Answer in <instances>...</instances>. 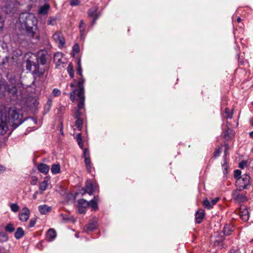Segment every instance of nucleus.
<instances>
[{"label": "nucleus", "instance_id": "nucleus-16", "mask_svg": "<svg viewBox=\"0 0 253 253\" xmlns=\"http://www.w3.org/2000/svg\"><path fill=\"white\" fill-rule=\"evenodd\" d=\"M205 215V211L204 210L200 209L197 211L195 215L196 222L197 223H200L202 222V219Z\"/></svg>", "mask_w": 253, "mask_h": 253}, {"label": "nucleus", "instance_id": "nucleus-18", "mask_svg": "<svg viewBox=\"0 0 253 253\" xmlns=\"http://www.w3.org/2000/svg\"><path fill=\"white\" fill-rule=\"evenodd\" d=\"M63 58V54L61 52H57L54 55V62L57 65H60L63 63L62 60Z\"/></svg>", "mask_w": 253, "mask_h": 253}, {"label": "nucleus", "instance_id": "nucleus-9", "mask_svg": "<svg viewBox=\"0 0 253 253\" xmlns=\"http://www.w3.org/2000/svg\"><path fill=\"white\" fill-rule=\"evenodd\" d=\"M50 56L45 50H41L38 53L37 60L42 65L46 64L47 60L49 58Z\"/></svg>", "mask_w": 253, "mask_h": 253}, {"label": "nucleus", "instance_id": "nucleus-57", "mask_svg": "<svg viewBox=\"0 0 253 253\" xmlns=\"http://www.w3.org/2000/svg\"><path fill=\"white\" fill-rule=\"evenodd\" d=\"M78 144L79 145L81 149H83L84 144H83V141L82 140L81 141L78 142Z\"/></svg>", "mask_w": 253, "mask_h": 253}, {"label": "nucleus", "instance_id": "nucleus-59", "mask_svg": "<svg viewBox=\"0 0 253 253\" xmlns=\"http://www.w3.org/2000/svg\"><path fill=\"white\" fill-rule=\"evenodd\" d=\"M38 194V191H36L34 193V195H33V198L34 199H36L37 198V195Z\"/></svg>", "mask_w": 253, "mask_h": 253}, {"label": "nucleus", "instance_id": "nucleus-29", "mask_svg": "<svg viewBox=\"0 0 253 253\" xmlns=\"http://www.w3.org/2000/svg\"><path fill=\"white\" fill-rule=\"evenodd\" d=\"M79 28L81 35L83 36L85 30V25L83 20H81L80 22Z\"/></svg>", "mask_w": 253, "mask_h": 253}, {"label": "nucleus", "instance_id": "nucleus-53", "mask_svg": "<svg viewBox=\"0 0 253 253\" xmlns=\"http://www.w3.org/2000/svg\"><path fill=\"white\" fill-rule=\"evenodd\" d=\"M230 253H240L239 250L237 248H233Z\"/></svg>", "mask_w": 253, "mask_h": 253}, {"label": "nucleus", "instance_id": "nucleus-7", "mask_svg": "<svg viewBox=\"0 0 253 253\" xmlns=\"http://www.w3.org/2000/svg\"><path fill=\"white\" fill-rule=\"evenodd\" d=\"M241 190L237 189L234 190L232 194V198L239 203H244L248 201L247 197L243 194L240 192Z\"/></svg>", "mask_w": 253, "mask_h": 253}, {"label": "nucleus", "instance_id": "nucleus-25", "mask_svg": "<svg viewBox=\"0 0 253 253\" xmlns=\"http://www.w3.org/2000/svg\"><path fill=\"white\" fill-rule=\"evenodd\" d=\"M51 171L53 174L59 173L60 171V165L59 164L52 165L51 168Z\"/></svg>", "mask_w": 253, "mask_h": 253}, {"label": "nucleus", "instance_id": "nucleus-36", "mask_svg": "<svg viewBox=\"0 0 253 253\" xmlns=\"http://www.w3.org/2000/svg\"><path fill=\"white\" fill-rule=\"evenodd\" d=\"M75 126L80 130H81L83 126L82 120L80 118L77 119L75 122Z\"/></svg>", "mask_w": 253, "mask_h": 253}, {"label": "nucleus", "instance_id": "nucleus-62", "mask_svg": "<svg viewBox=\"0 0 253 253\" xmlns=\"http://www.w3.org/2000/svg\"><path fill=\"white\" fill-rule=\"evenodd\" d=\"M237 21L238 23L240 22L241 21V19L240 17H238L237 18Z\"/></svg>", "mask_w": 253, "mask_h": 253}, {"label": "nucleus", "instance_id": "nucleus-45", "mask_svg": "<svg viewBox=\"0 0 253 253\" xmlns=\"http://www.w3.org/2000/svg\"><path fill=\"white\" fill-rule=\"evenodd\" d=\"M61 93L60 90L57 88H54L52 91V95L54 96H59Z\"/></svg>", "mask_w": 253, "mask_h": 253}, {"label": "nucleus", "instance_id": "nucleus-6", "mask_svg": "<svg viewBox=\"0 0 253 253\" xmlns=\"http://www.w3.org/2000/svg\"><path fill=\"white\" fill-rule=\"evenodd\" d=\"M2 10L6 14L14 11L16 5V0H2L0 3Z\"/></svg>", "mask_w": 253, "mask_h": 253}, {"label": "nucleus", "instance_id": "nucleus-43", "mask_svg": "<svg viewBox=\"0 0 253 253\" xmlns=\"http://www.w3.org/2000/svg\"><path fill=\"white\" fill-rule=\"evenodd\" d=\"M80 51L79 46L78 44H75L73 47V51L74 53H78Z\"/></svg>", "mask_w": 253, "mask_h": 253}, {"label": "nucleus", "instance_id": "nucleus-1", "mask_svg": "<svg viewBox=\"0 0 253 253\" xmlns=\"http://www.w3.org/2000/svg\"><path fill=\"white\" fill-rule=\"evenodd\" d=\"M19 20L22 28L26 30L27 34L30 37L33 38L35 34L37 19L35 15L31 13H22L19 17Z\"/></svg>", "mask_w": 253, "mask_h": 253}, {"label": "nucleus", "instance_id": "nucleus-30", "mask_svg": "<svg viewBox=\"0 0 253 253\" xmlns=\"http://www.w3.org/2000/svg\"><path fill=\"white\" fill-rule=\"evenodd\" d=\"M8 89L6 83L0 82V94H3V92Z\"/></svg>", "mask_w": 253, "mask_h": 253}, {"label": "nucleus", "instance_id": "nucleus-26", "mask_svg": "<svg viewBox=\"0 0 253 253\" xmlns=\"http://www.w3.org/2000/svg\"><path fill=\"white\" fill-rule=\"evenodd\" d=\"M24 234V232L23 229L21 227H18L15 233L14 236L15 238H16L17 239H19L21 238L22 237H23Z\"/></svg>", "mask_w": 253, "mask_h": 253}, {"label": "nucleus", "instance_id": "nucleus-37", "mask_svg": "<svg viewBox=\"0 0 253 253\" xmlns=\"http://www.w3.org/2000/svg\"><path fill=\"white\" fill-rule=\"evenodd\" d=\"M225 114H226L225 117L227 119H231L233 116V113L230 110L229 108H226L225 109Z\"/></svg>", "mask_w": 253, "mask_h": 253}, {"label": "nucleus", "instance_id": "nucleus-56", "mask_svg": "<svg viewBox=\"0 0 253 253\" xmlns=\"http://www.w3.org/2000/svg\"><path fill=\"white\" fill-rule=\"evenodd\" d=\"M5 170V168L0 165V173L3 172Z\"/></svg>", "mask_w": 253, "mask_h": 253}, {"label": "nucleus", "instance_id": "nucleus-33", "mask_svg": "<svg viewBox=\"0 0 253 253\" xmlns=\"http://www.w3.org/2000/svg\"><path fill=\"white\" fill-rule=\"evenodd\" d=\"M203 205L205 206V207L208 209H210L213 207L211 204V201H210L207 199H206L204 200Z\"/></svg>", "mask_w": 253, "mask_h": 253}, {"label": "nucleus", "instance_id": "nucleus-38", "mask_svg": "<svg viewBox=\"0 0 253 253\" xmlns=\"http://www.w3.org/2000/svg\"><path fill=\"white\" fill-rule=\"evenodd\" d=\"M78 69L77 70V73L78 74H79L81 77V78H82V77H83L82 69V67H81V65L80 61H78Z\"/></svg>", "mask_w": 253, "mask_h": 253}, {"label": "nucleus", "instance_id": "nucleus-58", "mask_svg": "<svg viewBox=\"0 0 253 253\" xmlns=\"http://www.w3.org/2000/svg\"><path fill=\"white\" fill-rule=\"evenodd\" d=\"M234 174H241V171L239 169L235 170Z\"/></svg>", "mask_w": 253, "mask_h": 253}, {"label": "nucleus", "instance_id": "nucleus-61", "mask_svg": "<svg viewBox=\"0 0 253 253\" xmlns=\"http://www.w3.org/2000/svg\"><path fill=\"white\" fill-rule=\"evenodd\" d=\"M250 136L252 137V138H253V131L251 132L250 133Z\"/></svg>", "mask_w": 253, "mask_h": 253}, {"label": "nucleus", "instance_id": "nucleus-44", "mask_svg": "<svg viewBox=\"0 0 253 253\" xmlns=\"http://www.w3.org/2000/svg\"><path fill=\"white\" fill-rule=\"evenodd\" d=\"M83 79L84 80V82H85V80L84 79H83V78H81L80 79H79V81L78 82H77L76 80H74V82L73 83H71L70 84V86L72 87H74L76 85V84H77V86H78V83L80 82V81L81 80V79ZM79 89H78V90H79V87H78ZM77 90V89H76Z\"/></svg>", "mask_w": 253, "mask_h": 253}, {"label": "nucleus", "instance_id": "nucleus-19", "mask_svg": "<svg viewBox=\"0 0 253 253\" xmlns=\"http://www.w3.org/2000/svg\"><path fill=\"white\" fill-rule=\"evenodd\" d=\"M49 8V5L48 4L45 3L43 5L40 7L38 11V13L40 15H46L47 14Z\"/></svg>", "mask_w": 253, "mask_h": 253}, {"label": "nucleus", "instance_id": "nucleus-23", "mask_svg": "<svg viewBox=\"0 0 253 253\" xmlns=\"http://www.w3.org/2000/svg\"><path fill=\"white\" fill-rule=\"evenodd\" d=\"M98 201V197L95 196L93 199L89 202V206H90L92 209L96 210L98 209L97 202Z\"/></svg>", "mask_w": 253, "mask_h": 253}, {"label": "nucleus", "instance_id": "nucleus-64", "mask_svg": "<svg viewBox=\"0 0 253 253\" xmlns=\"http://www.w3.org/2000/svg\"><path fill=\"white\" fill-rule=\"evenodd\" d=\"M12 90H13V92H15L16 90V88L15 87H13Z\"/></svg>", "mask_w": 253, "mask_h": 253}, {"label": "nucleus", "instance_id": "nucleus-52", "mask_svg": "<svg viewBox=\"0 0 253 253\" xmlns=\"http://www.w3.org/2000/svg\"><path fill=\"white\" fill-rule=\"evenodd\" d=\"M218 200H219V198H218V197H216V198H214V199L211 200V203L212 206L213 205H214L218 202Z\"/></svg>", "mask_w": 253, "mask_h": 253}, {"label": "nucleus", "instance_id": "nucleus-51", "mask_svg": "<svg viewBox=\"0 0 253 253\" xmlns=\"http://www.w3.org/2000/svg\"><path fill=\"white\" fill-rule=\"evenodd\" d=\"M79 3L78 0H71L70 4L72 6L77 5Z\"/></svg>", "mask_w": 253, "mask_h": 253}, {"label": "nucleus", "instance_id": "nucleus-35", "mask_svg": "<svg viewBox=\"0 0 253 253\" xmlns=\"http://www.w3.org/2000/svg\"><path fill=\"white\" fill-rule=\"evenodd\" d=\"M10 208L11 210L14 212H17L19 210V206L16 203L10 204Z\"/></svg>", "mask_w": 253, "mask_h": 253}, {"label": "nucleus", "instance_id": "nucleus-34", "mask_svg": "<svg viewBox=\"0 0 253 253\" xmlns=\"http://www.w3.org/2000/svg\"><path fill=\"white\" fill-rule=\"evenodd\" d=\"M5 230L7 232L12 233L14 231L15 228L12 224L8 223L5 227Z\"/></svg>", "mask_w": 253, "mask_h": 253}, {"label": "nucleus", "instance_id": "nucleus-22", "mask_svg": "<svg viewBox=\"0 0 253 253\" xmlns=\"http://www.w3.org/2000/svg\"><path fill=\"white\" fill-rule=\"evenodd\" d=\"M49 183V178L47 176L45 177L44 181L41 183L39 187L40 190H41L42 192L45 190Z\"/></svg>", "mask_w": 253, "mask_h": 253}, {"label": "nucleus", "instance_id": "nucleus-50", "mask_svg": "<svg viewBox=\"0 0 253 253\" xmlns=\"http://www.w3.org/2000/svg\"><path fill=\"white\" fill-rule=\"evenodd\" d=\"M37 178L35 176H33L32 177V180H31V183L32 185H36L37 184Z\"/></svg>", "mask_w": 253, "mask_h": 253}, {"label": "nucleus", "instance_id": "nucleus-47", "mask_svg": "<svg viewBox=\"0 0 253 253\" xmlns=\"http://www.w3.org/2000/svg\"><path fill=\"white\" fill-rule=\"evenodd\" d=\"M247 161H243L241 162V163H240L239 167L241 169H244L247 166Z\"/></svg>", "mask_w": 253, "mask_h": 253}, {"label": "nucleus", "instance_id": "nucleus-28", "mask_svg": "<svg viewBox=\"0 0 253 253\" xmlns=\"http://www.w3.org/2000/svg\"><path fill=\"white\" fill-rule=\"evenodd\" d=\"M57 18L56 17L50 16L47 20V25L54 26L57 24Z\"/></svg>", "mask_w": 253, "mask_h": 253}, {"label": "nucleus", "instance_id": "nucleus-21", "mask_svg": "<svg viewBox=\"0 0 253 253\" xmlns=\"http://www.w3.org/2000/svg\"><path fill=\"white\" fill-rule=\"evenodd\" d=\"M50 167L44 164H40L38 166V169L39 171L41 173H44L45 174H47Z\"/></svg>", "mask_w": 253, "mask_h": 253}, {"label": "nucleus", "instance_id": "nucleus-3", "mask_svg": "<svg viewBox=\"0 0 253 253\" xmlns=\"http://www.w3.org/2000/svg\"><path fill=\"white\" fill-rule=\"evenodd\" d=\"M6 115L8 116L7 118L8 123L14 128H16L25 120V119L23 120L21 111L16 107L13 106L8 109L6 108Z\"/></svg>", "mask_w": 253, "mask_h": 253}, {"label": "nucleus", "instance_id": "nucleus-63", "mask_svg": "<svg viewBox=\"0 0 253 253\" xmlns=\"http://www.w3.org/2000/svg\"><path fill=\"white\" fill-rule=\"evenodd\" d=\"M34 122L35 124H37V121L36 119H34L33 118L31 119Z\"/></svg>", "mask_w": 253, "mask_h": 253}, {"label": "nucleus", "instance_id": "nucleus-42", "mask_svg": "<svg viewBox=\"0 0 253 253\" xmlns=\"http://www.w3.org/2000/svg\"><path fill=\"white\" fill-rule=\"evenodd\" d=\"M232 132V130L229 128H228L224 132V137L226 138L229 136L230 134H231Z\"/></svg>", "mask_w": 253, "mask_h": 253}, {"label": "nucleus", "instance_id": "nucleus-40", "mask_svg": "<svg viewBox=\"0 0 253 253\" xmlns=\"http://www.w3.org/2000/svg\"><path fill=\"white\" fill-rule=\"evenodd\" d=\"M4 23V19L0 15V32L3 30Z\"/></svg>", "mask_w": 253, "mask_h": 253}, {"label": "nucleus", "instance_id": "nucleus-49", "mask_svg": "<svg viewBox=\"0 0 253 253\" xmlns=\"http://www.w3.org/2000/svg\"><path fill=\"white\" fill-rule=\"evenodd\" d=\"M76 138L77 142L82 140L81 133H78L76 136Z\"/></svg>", "mask_w": 253, "mask_h": 253}, {"label": "nucleus", "instance_id": "nucleus-10", "mask_svg": "<svg viewBox=\"0 0 253 253\" xmlns=\"http://www.w3.org/2000/svg\"><path fill=\"white\" fill-rule=\"evenodd\" d=\"M83 156L84 162L88 172H91V161L90 159V153L87 148H85L83 151Z\"/></svg>", "mask_w": 253, "mask_h": 253}, {"label": "nucleus", "instance_id": "nucleus-20", "mask_svg": "<svg viewBox=\"0 0 253 253\" xmlns=\"http://www.w3.org/2000/svg\"><path fill=\"white\" fill-rule=\"evenodd\" d=\"M38 210L41 214H45L51 211V208L46 205H42L38 207Z\"/></svg>", "mask_w": 253, "mask_h": 253}, {"label": "nucleus", "instance_id": "nucleus-54", "mask_svg": "<svg viewBox=\"0 0 253 253\" xmlns=\"http://www.w3.org/2000/svg\"><path fill=\"white\" fill-rule=\"evenodd\" d=\"M79 208V212L81 213H83L84 212L85 209L83 207H80L79 206H78Z\"/></svg>", "mask_w": 253, "mask_h": 253}, {"label": "nucleus", "instance_id": "nucleus-48", "mask_svg": "<svg viewBox=\"0 0 253 253\" xmlns=\"http://www.w3.org/2000/svg\"><path fill=\"white\" fill-rule=\"evenodd\" d=\"M60 216L62 218V220L64 221H67L69 220V217H68V215L65 214H61Z\"/></svg>", "mask_w": 253, "mask_h": 253}, {"label": "nucleus", "instance_id": "nucleus-14", "mask_svg": "<svg viewBox=\"0 0 253 253\" xmlns=\"http://www.w3.org/2000/svg\"><path fill=\"white\" fill-rule=\"evenodd\" d=\"M240 216L241 219L246 221L249 218V212L247 208L243 205H241L240 208Z\"/></svg>", "mask_w": 253, "mask_h": 253}, {"label": "nucleus", "instance_id": "nucleus-60", "mask_svg": "<svg viewBox=\"0 0 253 253\" xmlns=\"http://www.w3.org/2000/svg\"><path fill=\"white\" fill-rule=\"evenodd\" d=\"M224 233L225 235H229L230 234L229 232L228 231H227L226 228H224Z\"/></svg>", "mask_w": 253, "mask_h": 253}, {"label": "nucleus", "instance_id": "nucleus-27", "mask_svg": "<svg viewBox=\"0 0 253 253\" xmlns=\"http://www.w3.org/2000/svg\"><path fill=\"white\" fill-rule=\"evenodd\" d=\"M78 206L86 209L89 206V202L83 199H80L78 201Z\"/></svg>", "mask_w": 253, "mask_h": 253}, {"label": "nucleus", "instance_id": "nucleus-13", "mask_svg": "<svg viewBox=\"0 0 253 253\" xmlns=\"http://www.w3.org/2000/svg\"><path fill=\"white\" fill-rule=\"evenodd\" d=\"M53 40L60 46H63L65 44V40L60 32H56L52 36Z\"/></svg>", "mask_w": 253, "mask_h": 253}, {"label": "nucleus", "instance_id": "nucleus-24", "mask_svg": "<svg viewBox=\"0 0 253 253\" xmlns=\"http://www.w3.org/2000/svg\"><path fill=\"white\" fill-rule=\"evenodd\" d=\"M97 226V221L96 220H93L89 222L86 228L87 231H92L96 229Z\"/></svg>", "mask_w": 253, "mask_h": 253}, {"label": "nucleus", "instance_id": "nucleus-39", "mask_svg": "<svg viewBox=\"0 0 253 253\" xmlns=\"http://www.w3.org/2000/svg\"><path fill=\"white\" fill-rule=\"evenodd\" d=\"M52 105V100L50 99H48L45 105L44 108L48 111L50 110L51 106Z\"/></svg>", "mask_w": 253, "mask_h": 253}, {"label": "nucleus", "instance_id": "nucleus-32", "mask_svg": "<svg viewBox=\"0 0 253 253\" xmlns=\"http://www.w3.org/2000/svg\"><path fill=\"white\" fill-rule=\"evenodd\" d=\"M8 240V236L4 232L0 233V243L6 242Z\"/></svg>", "mask_w": 253, "mask_h": 253}, {"label": "nucleus", "instance_id": "nucleus-8", "mask_svg": "<svg viewBox=\"0 0 253 253\" xmlns=\"http://www.w3.org/2000/svg\"><path fill=\"white\" fill-rule=\"evenodd\" d=\"M88 16L93 19L91 25L93 26L96 22L97 19L100 15V13L97 12V8L94 7L90 8L87 12Z\"/></svg>", "mask_w": 253, "mask_h": 253}, {"label": "nucleus", "instance_id": "nucleus-2", "mask_svg": "<svg viewBox=\"0 0 253 253\" xmlns=\"http://www.w3.org/2000/svg\"><path fill=\"white\" fill-rule=\"evenodd\" d=\"M84 80L82 79L78 83L79 90L74 89L70 94V98L72 101L79 100L78 109L75 113V118L76 119L80 118L79 117L81 115L80 109L83 108L84 105L85 97L84 95Z\"/></svg>", "mask_w": 253, "mask_h": 253}, {"label": "nucleus", "instance_id": "nucleus-31", "mask_svg": "<svg viewBox=\"0 0 253 253\" xmlns=\"http://www.w3.org/2000/svg\"><path fill=\"white\" fill-rule=\"evenodd\" d=\"M67 71L70 76L71 78H73L74 76V71L73 69V65L71 63H70L67 67Z\"/></svg>", "mask_w": 253, "mask_h": 253}, {"label": "nucleus", "instance_id": "nucleus-46", "mask_svg": "<svg viewBox=\"0 0 253 253\" xmlns=\"http://www.w3.org/2000/svg\"><path fill=\"white\" fill-rule=\"evenodd\" d=\"M222 168L223 169V173L224 174L228 173V166L226 164L224 163L222 166Z\"/></svg>", "mask_w": 253, "mask_h": 253}, {"label": "nucleus", "instance_id": "nucleus-15", "mask_svg": "<svg viewBox=\"0 0 253 253\" xmlns=\"http://www.w3.org/2000/svg\"><path fill=\"white\" fill-rule=\"evenodd\" d=\"M85 190L89 195H91L95 190V187L93 186L91 181L89 180H87L85 183Z\"/></svg>", "mask_w": 253, "mask_h": 253}, {"label": "nucleus", "instance_id": "nucleus-5", "mask_svg": "<svg viewBox=\"0 0 253 253\" xmlns=\"http://www.w3.org/2000/svg\"><path fill=\"white\" fill-rule=\"evenodd\" d=\"M236 180V185L242 190L248 188L250 184V177L249 175H234Z\"/></svg>", "mask_w": 253, "mask_h": 253}, {"label": "nucleus", "instance_id": "nucleus-12", "mask_svg": "<svg viewBox=\"0 0 253 253\" xmlns=\"http://www.w3.org/2000/svg\"><path fill=\"white\" fill-rule=\"evenodd\" d=\"M30 211L29 209L25 207L22 209V211L19 214V218L22 221H26L29 218Z\"/></svg>", "mask_w": 253, "mask_h": 253}, {"label": "nucleus", "instance_id": "nucleus-41", "mask_svg": "<svg viewBox=\"0 0 253 253\" xmlns=\"http://www.w3.org/2000/svg\"><path fill=\"white\" fill-rule=\"evenodd\" d=\"M37 222V219L36 218H32L29 224V227H33L35 226Z\"/></svg>", "mask_w": 253, "mask_h": 253}, {"label": "nucleus", "instance_id": "nucleus-55", "mask_svg": "<svg viewBox=\"0 0 253 253\" xmlns=\"http://www.w3.org/2000/svg\"><path fill=\"white\" fill-rule=\"evenodd\" d=\"M220 150H216L214 152V157H217L219 155L220 153Z\"/></svg>", "mask_w": 253, "mask_h": 253}, {"label": "nucleus", "instance_id": "nucleus-4", "mask_svg": "<svg viewBox=\"0 0 253 253\" xmlns=\"http://www.w3.org/2000/svg\"><path fill=\"white\" fill-rule=\"evenodd\" d=\"M6 107L2 106L0 107V135L5 134L8 130L9 123L6 117Z\"/></svg>", "mask_w": 253, "mask_h": 253}, {"label": "nucleus", "instance_id": "nucleus-17", "mask_svg": "<svg viewBox=\"0 0 253 253\" xmlns=\"http://www.w3.org/2000/svg\"><path fill=\"white\" fill-rule=\"evenodd\" d=\"M56 236V233L53 229H50L48 230L46 234V240L51 242L53 241Z\"/></svg>", "mask_w": 253, "mask_h": 253}, {"label": "nucleus", "instance_id": "nucleus-11", "mask_svg": "<svg viewBox=\"0 0 253 253\" xmlns=\"http://www.w3.org/2000/svg\"><path fill=\"white\" fill-rule=\"evenodd\" d=\"M25 67L27 70L31 71L33 74H36L38 71V65L33 61L27 60L25 62Z\"/></svg>", "mask_w": 253, "mask_h": 253}]
</instances>
